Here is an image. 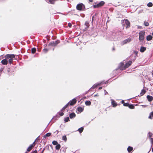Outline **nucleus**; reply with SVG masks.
Listing matches in <instances>:
<instances>
[{
	"label": "nucleus",
	"instance_id": "obj_1",
	"mask_svg": "<svg viewBox=\"0 0 153 153\" xmlns=\"http://www.w3.org/2000/svg\"><path fill=\"white\" fill-rule=\"evenodd\" d=\"M15 56L14 54H7L5 56V58L7 59H8V62L10 64L12 63L13 59L14 58Z\"/></svg>",
	"mask_w": 153,
	"mask_h": 153
},
{
	"label": "nucleus",
	"instance_id": "obj_2",
	"mask_svg": "<svg viewBox=\"0 0 153 153\" xmlns=\"http://www.w3.org/2000/svg\"><path fill=\"white\" fill-rule=\"evenodd\" d=\"M76 8L78 10H82L85 9V6L82 3H80L77 5Z\"/></svg>",
	"mask_w": 153,
	"mask_h": 153
},
{
	"label": "nucleus",
	"instance_id": "obj_3",
	"mask_svg": "<svg viewBox=\"0 0 153 153\" xmlns=\"http://www.w3.org/2000/svg\"><path fill=\"white\" fill-rule=\"evenodd\" d=\"M145 32L144 31H141L139 33V40L141 42H143L144 39Z\"/></svg>",
	"mask_w": 153,
	"mask_h": 153
},
{
	"label": "nucleus",
	"instance_id": "obj_4",
	"mask_svg": "<svg viewBox=\"0 0 153 153\" xmlns=\"http://www.w3.org/2000/svg\"><path fill=\"white\" fill-rule=\"evenodd\" d=\"M122 24L124 26L126 25V28L129 27L130 25V22L129 21L126 19H125L123 20Z\"/></svg>",
	"mask_w": 153,
	"mask_h": 153
},
{
	"label": "nucleus",
	"instance_id": "obj_5",
	"mask_svg": "<svg viewBox=\"0 0 153 153\" xmlns=\"http://www.w3.org/2000/svg\"><path fill=\"white\" fill-rule=\"evenodd\" d=\"M132 63V62L131 61H129L126 64L123 68H122L121 67H120V68L122 70H124L126 68L129 67Z\"/></svg>",
	"mask_w": 153,
	"mask_h": 153
},
{
	"label": "nucleus",
	"instance_id": "obj_6",
	"mask_svg": "<svg viewBox=\"0 0 153 153\" xmlns=\"http://www.w3.org/2000/svg\"><path fill=\"white\" fill-rule=\"evenodd\" d=\"M131 40L130 38H128V39H127L122 41L121 43V44L122 45L125 44L127 43L130 42Z\"/></svg>",
	"mask_w": 153,
	"mask_h": 153
},
{
	"label": "nucleus",
	"instance_id": "obj_7",
	"mask_svg": "<svg viewBox=\"0 0 153 153\" xmlns=\"http://www.w3.org/2000/svg\"><path fill=\"white\" fill-rule=\"evenodd\" d=\"M76 102V100L75 98H74L72 100L70 101L68 104V105L70 104L71 105H73L75 104Z\"/></svg>",
	"mask_w": 153,
	"mask_h": 153
},
{
	"label": "nucleus",
	"instance_id": "obj_8",
	"mask_svg": "<svg viewBox=\"0 0 153 153\" xmlns=\"http://www.w3.org/2000/svg\"><path fill=\"white\" fill-rule=\"evenodd\" d=\"M104 4V2L103 1H101L99 4L95 5L94 6V7L95 8H98L102 6Z\"/></svg>",
	"mask_w": 153,
	"mask_h": 153
},
{
	"label": "nucleus",
	"instance_id": "obj_9",
	"mask_svg": "<svg viewBox=\"0 0 153 153\" xmlns=\"http://www.w3.org/2000/svg\"><path fill=\"white\" fill-rule=\"evenodd\" d=\"M35 145V141H34L32 144H31L27 149V152H29Z\"/></svg>",
	"mask_w": 153,
	"mask_h": 153
},
{
	"label": "nucleus",
	"instance_id": "obj_10",
	"mask_svg": "<svg viewBox=\"0 0 153 153\" xmlns=\"http://www.w3.org/2000/svg\"><path fill=\"white\" fill-rule=\"evenodd\" d=\"M1 63L4 65H6L7 64L8 61L7 59H5L2 60Z\"/></svg>",
	"mask_w": 153,
	"mask_h": 153
},
{
	"label": "nucleus",
	"instance_id": "obj_11",
	"mask_svg": "<svg viewBox=\"0 0 153 153\" xmlns=\"http://www.w3.org/2000/svg\"><path fill=\"white\" fill-rule=\"evenodd\" d=\"M102 84V83L95 84L93 85L92 87L91 88V89H94L96 87H97L98 86L100 85H101Z\"/></svg>",
	"mask_w": 153,
	"mask_h": 153
},
{
	"label": "nucleus",
	"instance_id": "obj_12",
	"mask_svg": "<svg viewBox=\"0 0 153 153\" xmlns=\"http://www.w3.org/2000/svg\"><path fill=\"white\" fill-rule=\"evenodd\" d=\"M76 116V114L74 113H72L70 114L69 117L70 118L72 119L75 117Z\"/></svg>",
	"mask_w": 153,
	"mask_h": 153
},
{
	"label": "nucleus",
	"instance_id": "obj_13",
	"mask_svg": "<svg viewBox=\"0 0 153 153\" xmlns=\"http://www.w3.org/2000/svg\"><path fill=\"white\" fill-rule=\"evenodd\" d=\"M146 47H141L140 49V51L141 52H143L146 50Z\"/></svg>",
	"mask_w": 153,
	"mask_h": 153
},
{
	"label": "nucleus",
	"instance_id": "obj_14",
	"mask_svg": "<svg viewBox=\"0 0 153 153\" xmlns=\"http://www.w3.org/2000/svg\"><path fill=\"white\" fill-rule=\"evenodd\" d=\"M147 97L149 101H151L153 100V97L152 96L148 95Z\"/></svg>",
	"mask_w": 153,
	"mask_h": 153
},
{
	"label": "nucleus",
	"instance_id": "obj_15",
	"mask_svg": "<svg viewBox=\"0 0 153 153\" xmlns=\"http://www.w3.org/2000/svg\"><path fill=\"white\" fill-rule=\"evenodd\" d=\"M111 104L113 107H115L117 106V104L113 100H111Z\"/></svg>",
	"mask_w": 153,
	"mask_h": 153
},
{
	"label": "nucleus",
	"instance_id": "obj_16",
	"mask_svg": "<svg viewBox=\"0 0 153 153\" xmlns=\"http://www.w3.org/2000/svg\"><path fill=\"white\" fill-rule=\"evenodd\" d=\"M152 37L151 35L148 36L146 37V39L148 41H150L152 39Z\"/></svg>",
	"mask_w": 153,
	"mask_h": 153
},
{
	"label": "nucleus",
	"instance_id": "obj_17",
	"mask_svg": "<svg viewBox=\"0 0 153 153\" xmlns=\"http://www.w3.org/2000/svg\"><path fill=\"white\" fill-rule=\"evenodd\" d=\"M54 42H50L49 44V45L52 46H56V44Z\"/></svg>",
	"mask_w": 153,
	"mask_h": 153
},
{
	"label": "nucleus",
	"instance_id": "obj_18",
	"mask_svg": "<svg viewBox=\"0 0 153 153\" xmlns=\"http://www.w3.org/2000/svg\"><path fill=\"white\" fill-rule=\"evenodd\" d=\"M83 110V109L82 107H79L77 108V111L79 112H82Z\"/></svg>",
	"mask_w": 153,
	"mask_h": 153
},
{
	"label": "nucleus",
	"instance_id": "obj_19",
	"mask_svg": "<svg viewBox=\"0 0 153 153\" xmlns=\"http://www.w3.org/2000/svg\"><path fill=\"white\" fill-rule=\"evenodd\" d=\"M85 104L86 105H90L91 104V102L89 101H86L85 102Z\"/></svg>",
	"mask_w": 153,
	"mask_h": 153
},
{
	"label": "nucleus",
	"instance_id": "obj_20",
	"mask_svg": "<svg viewBox=\"0 0 153 153\" xmlns=\"http://www.w3.org/2000/svg\"><path fill=\"white\" fill-rule=\"evenodd\" d=\"M133 150V148L132 147L129 146L127 149V150L128 152H130Z\"/></svg>",
	"mask_w": 153,
	"mask_h": 153
},
{
	"label": "nucleus",
	"instance_id": "obj_21",
	"mask_svg": "<svg viewBox=\"0 0 153 153\" xmlns=\"http://www.w3.org/2000/svg\"><path fill=\"white\" fill-rule=\"evenodd\" d=\"M146 91L144 89H143L142 90L141 92L140 93L141 96L143 95L146 93Z\"/></svg>",
	"mask_w": 153,
	"mask_h": 153
},
{
	"label": "nucleus",
	"instance_id": "obj_22",
	"mask_svg": "<svg viewBox=\"0 0 153 153\" xmlns=\"http://www.w3.org/2000/svg\"><path fill=\"white\" fill-rule=\"evenodd\" d=\"M51 133H47L44 136V138H46L47 137L50 136L51 135Z\"/></svg>",
	"mask_w": 153,
	"mask_h": 153
},
{
	"label": "nucleus",
	"instance_id": "obj_23",
	"mask_svg": "<svg viewBox=\"0 0 153 153\" xmlns=\"http://www.w3.org/2000/svg\"><path fill=\"white\" fill-rule=\"evenodd\" d=\"M60 148V145L59 144H57L56 146V149L57 150H59Z\"/></svg>",
	"mask_w": 153,
	"mask_h": 153
},
{
	"label": "nucleus",
	"instance_id": "obj_24",
	"mask_svg": "<svg viewBox=\"0 0 153 153\" xmlns=\"http://www.w3.org/2000/svg\"><path fill=\"white\" fill-rule=\"evenodd\" d=\"M36 51V49L35 48H33L31 49L32 53H34Z\"/></svg>",
	"mask_w": 153,
	"mask_h": 153
},
{
	"label": "nucleus",
	"instance_id": "obj_25",
	"mask_svg": "<svg viewBox=\"0 0 153 153\" xmlns=\"http://www.w3.org/2000/svg\"><path fill=\"white\" fill-rule=\"evenodd\" d=\"M149 135L150 138H153V135L152 133L149 132Z\"/></svg>",
	"mask_w": 153,
	"mask_h": 153
},
{
	"label": "nucleus",
	"instance_id": "obj_26",
	"mask_svg": "<svg viewBox=\"0 0 153 153\" xmlns=\"http://www.w3.org/2000/svg\"><path fill=\"white\" fill-rule=\"evenodd\" d=\"M83 130V127H81L78 129V131L79 132L81 133L82 132Z\"/></svg>",
	"mask_w": 153,
	"mask_h": 153
},
{
	"label": "nucleus",
	"instance_id": "obj_27",
	"mask_svg": "<svg viewBox=\"0 0 153 153\" xmlns=\"http://www.w3.org/2000/svg\"><path fill=\"white\" fill-rule=\"evenodd\" d=\"M152 3L151 2H149L147 4V6L149 7H151L152 6Z\"/></svg>",
	"mask_w": 153,
	"mask_h": 153
},
{
	"label": "nucleus",
	"instance_id": "obj_28",
	"mask_svg": "<svg viewBox=\"0 0 153 153\" xmlns=\"http://www.w3.org/2000/svg\"><path fill=\"white\" fill-rule=\"evenodd\" d=\"M128 107L131 109H133L134 108V106L132 105H129Z\"/></svg>",
	"mask_w": 153,
	"mask_h": 153
},
{
	"label": "nucleus",
	"instance_id": "obj_29",
	"mask_svg": "<svg viewBox=\"0 0 153 153\" xmlns=\"http://www.w3.org/2000/svg\"><path fill=\"white\" fill-rule=\"evenodd\" d=\"M62 139L63 140H64L65 141H66L67 140V138L66 136H62Z\"/></svg>",
	"mask_w": 153,
	"mask_h": 153
},
{
	"label": "nucleus",
	"instance_id": "obj_30",
	"mask_svg": "<svg viewBox=\"0 0 153 153\" xmlns=\"http://www.w3.org/2000/svg\"><path fill=\"white\" fill-rule=\"evenodd\" d=\"M52 144L53 145H56L58 144V143L56 141L54 140L52 142Z\"/></svg>",
	"mask_w": 153,
	"mask_h": 153
},
{
	"label": "nucleus",
	"instance_id": "obj_31",
	"mask_svg": "<svg viewBox=\"0 0 153 153\" xmlns=\"http://www.w3.org/2000/svg\"><path fill=\"white\" fill-rule=\"evenodd\" d=\"M68 105V104H67L66 105H65L62 109L61 111H63L64 110L65 108H66L67 106Z\"/></svg>",
	"mask_w": 153,
	"mask_h": 153
},
{
	"label": "nucleus",
	"instance_id": "obj_32",
	"mask_svg": "<svg viewBox=\"0 0 153 153\" xmlns=\"http://www.w3.org/2000/svg\"><path fill=\"white\" fill-rule=\"evenodd\" d=\"M69 120V118L68 117H67L64 119V121L66 122H68Z\"/></svg>",
	"mask_w": 153,
	"mask_h": 153
},
{
	"label": "nucleus",
	"instance_id": "obj_33",
	"mask_svg": "<svg viewBox=\"0 0 153 153\" xmlns=\"http://www.w3.org/2000/svg\"><path fill=\"white\" fill-rule=\"evenodd\" d=\"M55 1L54 0H49V2L51 4H54Z\"/></svg>",
	"mask_w": 153,
	"mask_h": 153
},
{
	"label": "nucleus",
	"instance_id": "obj_34",
	"mask_svg": "<svg viewBox=\"0 0 153 153\" xmlns=\"http://www.w3.org/2000/svg\"><path fill=\"white\" fill-rule=\"evenodd\" d=\"M144 25L145 26H147L149 25V23L148 22H144Z\"/></svg>",
	"mask_w": 153,
	"mask_h": 153
},
{
	"label": "nucleus",
	"instance_id": "obj_35",
	"mask_svg": "<svg viewBox=\"0 0 153 153\" xmlns=\"http://www.w3.org/2000/svg\"><path fill=\"white\" fill-rule=\"evenodd\" d=\"M129 104L128 103H124L123 105L124 106H128L129 105Z\"/></svg>",
	"mask_w": 153,
	"mask_h": 153
},
{
	"label": "nucleus",
	"instance_id": "obj_36",
	"mask_svg": "<svg viewBox=\"0 0 153 153\" xmlns=\"http://www.w3.org/2000/svg\"><path fill=\"white\" fill-rule=\"evenodd\" d=\"M59 114L60 116H61L63 115L64 113L62 112H59Z\"/></svg>",
	"mask_w": 153,
	"mask_h": 153
},
{
	"label": "nucleus",
	"instance_id": "obj_37",
	"mask_svg": "<svg viewBox=\"0 0 153 153\" xmlns=\"http://www.w3.org/2000/svg\"><path fill=\"white\" fill-rule=\"evenodd\" d=\"M43 52L45 53H46L48 51V50L47 49L45 48L44 49Z\"/></svg>",
	"mask_w": 153,
	"mask_h": 153
},
{
	"label": "nucleus",
	"instance_id": "obj_38",
	"mask_svg": "<svg viewBox=\"0 0 153 153\" xmlns=\"http://www.w3.org/2000/svg\"><path fill=\"white\" fill-rule=\"evenodd\" d=\"M150 141L152 144H153V138H150Z\"/></svg>",
	"mask_w": 153,
	"mask_h": 153
},
{
	"label": "nucleus",
	"instance_id": "obj_39",
	"mask_svg": "<svg viewBox=\"0 0 153 153\" xmlns=\"http://www.w3.org/2000/svg\"><path fill=\"white\" fill-rule=\"evenodd\" d=\"M55 43H56V45L58 44L59 42V41H57L54 42Z\"/></svg>",
	"mask_w": 153,
	"mask_h": 153
},
{
	"label": "nucleus",
	"instance_id": "obj_40",
	"mask_svg": "<svg viewBox=\"0 0 153 153\" xmlns=\"http://www.w3.org/2000/svg\"><path fill=\"white\" fill-rule=\"evenodd\" d=\"M134 53L136 55H137L138 53V52L137 51H134Z\"/></svg>",
	"mask_w": 153,
	"mask_h": 153
},
{
	"label": "nucleus",
	"instance_id": "obj_41",
	"mask_svg": "<svg viewBox=\"0 0 153 153\" xmlns=\"http://www.w3.org/2000/svg\"><path fill=\"white\" fill-rule=\"evenodd\" d=\"M68 26L69 27H71L72 26V25L71 23H69L68 24Z\"/></svg>",
	"mask_w": 153,
	"mask_h": 153
},
{
	"label": "nucleus",
	"instance_id": "obj_42",
	"mask_svg": "<svg viewBox=\"0 0 153 153\" xmlns=\"http://www.w3.org/2000/svg\"><path fill=\"white\" fill-rule=\"evenodd\" d=\"M141 106L144 108L146 107L147 106V105H141Z\"/></svg>",
	"mask_w": 153,
	"mask_h": 153
},
{
	"label": "nucleus",
	"instance_id": "obj_43",
	"mask_svg": "<svg viewBox=\"0 0 153 153\" xmlns=\"http://www.w3.org/2000/svg\"><path fill=\"white\" fill-rule=\"evenodd\" d=\"M37 152V151L36 150H35L33 151L32 153H36Z\"/></svg>",
	"mask_w": 153,
	"mask_h": 153
},
{
	"label": "nucleus",
	"instance_id": "obj_44",
	"mask_svg": "<svg viewBox=\"0 0 153 153\" xmlns=\"http://www.w3.org/2000/svg\"><path fill=\"white\" fill-rule=\"evenodd\" d=\"M151 116L152 115L150 114V115L149 116V119H152V117H151Z\"/></svg>",
	"mask_w": 153,
	"mask_h": 153
},
{
	"label": "nucleus",
	"instance_id": "obj_45",
	"mask_svg": "<svg viewBox=\"0 0 153 153\" xmlns=\"http://www.w3.org/2000/svg\"><path fill=\"white\" fill-rule=\"evenodd\" d=\"M150 115H151L153 117V112H152L150 113Z\"/></svg>",
	"mask_w": 153,
	"mask_h": 153
},
{
	"label": "nucleus",
	"instance_id": "obj_46",
	"mask_svg": "<svg viewBox=\"0 0 153 153\" xmlns=\"http://www.w3.org/2000/svg\"><path fill=\"white\" fill-rule=\"evenodd\" d=\"M90 2H92L93 0H88Z\"/></svg>",
	"mask_w": 153,
	"mask_h": 153
},
{
	"label": "nucleus",
	"instance_id": "obj_47",
	"mask_svg": "<svg viewBox=\"0 0 153 153\" xmlns=\"http://www.w3.org/2000/svg\"><path fill=\"white\" fill-rule=\"evenodd\" d=\"M120 64H121V65L122 66V65H123V63H120Z\"/></svg>",
	"mask_w": 153,
	"mask_h": 153
},
{
	"label": "nucleus",
	"instance_id": "obj_48",
	"mask_svg": "<svg viewBox=\"0 0 153 153\" xmlns=\"http://www.w3.org/2000/svg\"><path fill=\"white\" fill-rule=\"evenodd\" d=\"M124 100H122V103H124Z\"/></svg>",
	"mask_w": 153,
	"mask_h": 153
},
{
	"label": "nucleus",
	"instance_id": "obj_49",
	"mask_svg": "<svg viewBox=\"0 0 153 153\" xmlns=\"http://www.w3.org/2000/svg\"><path fill=\"white\" fill-rule=\"evenodd\" d=\"M102 88V87H99V89H101Z\"/></svg>",
	"mask_w": 153,
	"mask_h": 153
},
{
	"label": "nucleus",
	"instance_id": "obj_50",
	"mask_svg": "<svg viewBox=\"0 0 153 153\" xmlns=\"http://www.w3.org/2000/svg\"><path fill=\"white\" fill-rule=\"evenodd\" d=\"M44 150H43V151L41 152V153H43V152Z\"/></svg>",
	"mask_w": 153,
	"mask_h": 153
},
{
	"label": "nucleus",
	"instance_id": "obj_51",
	"mask_svg": "<svg viewBox=\"0 0 153 153\" xmlns=\"http://www.w3.org/2000/svg\"><path fill=\"white\" fill-rule=\"evenodd\" d=\"M152 75H153V71H152Z\"/></svg>",
	"mask_w": 153,
	"mask_h": 153
},
{
	"label": "nucleus",
	"instance_id": "obj_52",
	"mask_svg": "<svg viewBox=\"0 0 153 153\" xmlns=\"http://www.w3.org/2000/svg\"><path fill=\"white\" fill-rule=\"evenodd\" d=\"M107 92H106V93H105V94H107Z\"/></svg>",
	"mask_w": 153,
	"mask_h": 153
},
{
	"label": "nucleus",
	"instance_id": "obj_53",
	"mask_svg": "<svg viewBox=\"0 0 153 153\" xmlns=\"http://www.w3.org/2000/svg\"><path fill=\"white\" fill-rule=\"evenodd\" d=\"M107 92H106V93H105V94H107Z\"/></svg>",
	"mask_w": 153,
	"mask_h": 153
},
{
	"label": "nucleus",
	"instance_id": "obj_54",
	"mask_svg": "<svg viewBox=\"0 0 153 153\" xmlns=\"http://www.w3.org/2000/svg\"><path fill=\"white\" fill-rule=\"evenodd\" d=\"M107 92H106V93H105V94H107Z\"/></svg>",
	"mask_w": 153,
	"mask_h": 153
}]
</instances>
